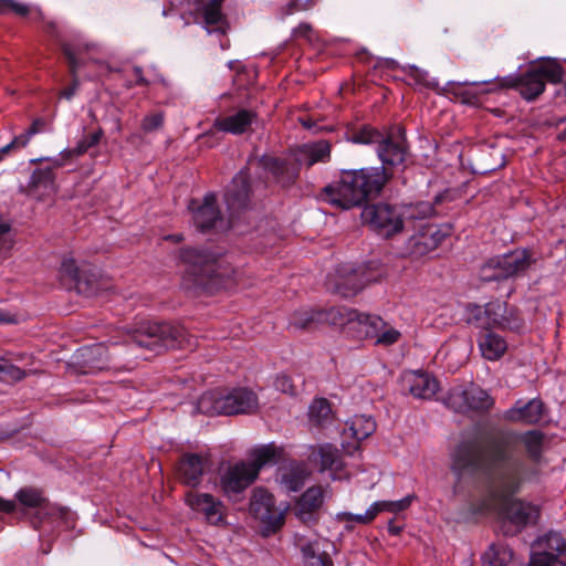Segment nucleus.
I'll return each instance as SVG.
<instances>
[{
  "label": "nucleus",
  "instance_id": "nucleus-57",
  "mask_svg": "<svg viewBox=\"0 0 566 566\" xmlns=\"http://www.w3.org/2000/svg\"><path fill=\"white\" fill-rule=\"evenodd\" d=\"M275 388L284 394H293V384L289 376L281 375L275 379Z\"/></svg>",
  "mask_w": 566,
  "mask_h": 566
},
{
  "label": "nucleus",
  "instance_id": "nucleus-23",
  "mask_svg": "<svg viewBox=\"0 0 566 566\" xmlns=\"http://www.w3.org/2000/svg\"><path fill=\"white\" fill-rule=\"evenodd\" d=\"M256 117L258 115L254 111L239 108L227 116L216 118L213 127L219 132L242 135L249 130L256 120Z\"/></svg>",
  "mask_w": 566,
  "mask_h": 566
},
{
  "label": "nucleus",
  "instance_id": "nucleus-8",
  "mask_svg": "<svg viewBox=\"0 0 566 566\" xmlns=\"http://www.w3.org/2000/svg\"><path fill=\"white\" fill-rule=\"evenodd\" d=\"M361 220L378 235L386 239L400 233L405 228L400 206L385 202L365 206L361 211Z\"/></svg>",
  "mask_w": 566,
  "mask_h": 566
},
{
  "label": "nucleus",
  "instance_id": "nucleus-43",
  "mask_svg": "<svg viewBox=\"0 0 566 566\" xmlns=\"http://www.w3.org/2000/svg\"><path fill=\"white\" fill-rule=\"evenodd\" d=\"M541 552H553L557 557L566 552V542L560 533L548 532L538 539Z\"/></svg>",
  "mask_w": 566,
  "mask_h": 566
},
{
  "label": "nucleus",
  "instance_id": "nucleus-39",
  "mask_svg": "<svg viewBox=\"0 0 566 566\" xmlns=\"http://www.w3.org/2000/svg\"><path fill=\"white\" fill-rule=\"evenodd\" d=\"M360 276L357 270H352L347 277L336 284V292L344 297L356 295L365 285Z\"/></svg>",
  "mask_w": 566,
  "mask_h": 566
},
{
  "label": "nucleus",
  "instance_id": "nucleus-6",
  "mask_svg": "<svg viewBox=\"0 0 566 566\" xmlns=\"http://www.w3.org/2000/svg\"><path fill=\"white\" fill-rule=\"evenodd\" d=\"M331 157V145L326 140L306 144L297 151L294 161L273 156H262L260 165L270 172L282 186L293 184L298 177L300 166H313L316 163H325Z\"/></svg>",
  "mask_w": 566,
  "mask_h": 566
},
{
  "label": "nucleus",
  "instance_id": "nucleus-38",
  "mask_svg": "<svg viewBox=\"0 0 566 566\" xmlns=\"http://www.w3.org/2000/svg\"><path fill=\"white\" fill-rule=\"evenodd\" d=\"M478 82H448L444 91L448 94H451L455 97L461 98V102L464 104L473 105L478 103L479 96L475 92L468 88L469 85H478Z\"/></svg>",
  "mask_w": 566,
  "mask_h": 566
},
{
  "label": "nucleus",
  "instance_id": "nucleus-45",
  "mask_svg": "<svg viewBox=\"0 0 566 566\" xmlns=\"http://www.w3.org/2000/svg\"><path fill=\"white\" fill-rule=\"evenodd\" d=\"M30 185L34 188L52 189L54 185V174L51 167L38 168L31 176Z\"/></svg>",
  "mask_w": 566,
  "mask_h": 566
},
{
  "label": "nucleus",
  "instance_id": "nucleus-44",
  "mask_svg": "<svg viewBox=\"0 0 566 566\" xmlns=\"http://www.w3.org/2000/svg\"><path fill=\"white\" fill-rule=\"evenodd\" d=\"M321 313H322V310L321 311L311 310V311L297 312L293 315L291 325L293 327L300 328V329H311L316 324L323 323L321 315H318Z\"/></svg>",
  "mask_w": 566,
  "mask_h": 566
},
{
  "label": "nucleus",
  "instance_id": "nucleus-22",
  "mask_svg": "<svg viewBox=\"0 0 566 566\" xmlns=\"http://www.w3.org/2000/svg\"><path fill=\"white\" fill-rule=\"evenodd\" d=\"M17 502L23 509H35L41 515H63L65 510L50 503L43 491L33 486L21 488L15 493Z\"/></svg>",
  "mask_w": 566,
  "mask_h": 566
},
{
  "label": "nucleus",
  "instance_id": "nucleus-34",
  "mask_svg": "<svg viewBox=\"0 0 566 566\" xmlns=\"http://www.w3.org/2000/svg\"><path fill=\"white\" fill-rule=\"evenodd\" d=\"M60 274L74 283L80 293H86L87 295L94 293V289L91 286L90 281H83L81 270L73 258L66 256L62 260Z\"/></svg>",
  "mask_w": 566,
  "mask_h": 566
},
{
  "label": "nucleus",
  "instance_id": "nucleus-24",
  "mask_svg": "<svg viewBox=\"0 0 566 566\" xmlns=\"http://www.w3.org/2000/svg\"><path fill=\"white\" fill-rule=\"evenodd\" d=\"M534 262L527 250H515L511 253L497 256L500 276L507 280L524 274Z\"/></svg>",
  "mask_w": 566,
  "mask_h": 566
},
{
  "label": "nucleus",
  "instance_id": "nucleus-42",
  "mask_svg": "<svg viewBox=\"0 0 566 566\" xmlns=\"http://www.w3.org/2000/svg\"><path fill=\"white\" fill-rule=\"evenodd\" d=\"M62 51H63L64 56L67 59L70 72L73 76V83L71 86L64 88L61 92V96L65 99H71L74 96L76 88L78 86V81L76 78V70L78 67V61L76 60L74 50L72 49V46L69 43H64L62 45Z\"/></svg>",
  "mask_w": 566,
  "mask_h": 566
},
{
  "label": "nucleus",
  "instance_id": "nucleus-11",
  "mask_svg": "<svg viewBox=\"0 0 566 566\" xmlns=\"http://www.w3.org/2000/svg\"><path fill=\"white\" fill-rule=\"evenodd\" d=\"M447 406L457 412H486L493 405L494 399L490 394L479 386L455 387L450 390L447 397Z\"/></svg>",
  "mask_w": 566,
  "mask_h": 566
},
{
  "label": "nucleus",
  "instance_id": "nucleus-20",
  "mask_svg": "<svg viewBox=\"0 0 566 566\" xmlns=\"http://www.w3.org/2000/svg\"><path fill=\"white\" fill-rule=\"evenodd\" d=\"M376 430V421L366 415H356L346 421L343 430L344 439L350 437L355 442H343L342 447L348 454L359 450V442L371 436Z\"/></svg>",
  "mask_w": 566,
  "mask_h": 566
},
{
  "label": "nucleus",
  "instance_id": "nucleus-62",
  "mask_svg": "<svg viewBox=\"0 0 566 566\" xmlns=\"http://www.w3.org/2000/svg\"><path fill=\"white\" fill-rule=\"evenodd\" d=\"M10 231V226L7 223H0V242L3 240V237Z\"/></svg>",
  "mask_w": 566,
  "mask_h": 566
},
{
  "label": "nucleus",
  "instance_id": "nucleus-64",
  "mask_svg": "<svg viewBox=\"0 0 566 566\" xmlns=\"http://www.w3.org/2000/svg\"><path fill=\"white\" fill-rule=\"evenodd\" d=\"M302 125H303L305 128H307V129H312V128H313V126H314V124H313L310 119H307V120H304V119H303V120H302Z\"/></svg>",
  "mask_w": 566,
  "mask_h": 566
},
{
  "label": "nucleus",
  "instance_id": "nucleus-27",
  "mask_svg": "<svg viewBox=\"0 0 566 566\" xmlns=\"http://www.w3.org/2000/svg\"><path fill=\"white\" fill-rule=\"evenodd\" d=\"M196 4V10L201 14L206 29L209 33L220 32L224 33V17L221 11V3L223 0H192Z\"/></svg>",
  "mask_w": 566,
  "mask_h": 566
},
{
  "label": "nucleus",
  "instance_id": "nucleus-53",
  "mask_svg": "<svg viewBox=\"0 0 566 566\" xmlns=\"http://www.w3.org/2000/svg\"><path fill=\"white\" fill-rule=\"evenodd\" d=\"M11 12L24 17L29 13V8L15 0H0V14H8Z\"/></svg>",
  "mask_w": 566,
  "mask_h": 566
},
{
  "label": "nucleus",
  "instance_id": "nucleus-46",
  "mask_svg": "<svg viewBox=\"0 0 566 566\" xmlns=\"http://www.w3.org/2000/svg\"><path fill=\"white\" fill-rule=\"evenodd\" d=\"M25 377V371L21 368L0 360V380L4 382L20 381Z\"/></svg>",
  "mask_w": 566,
  "mask_h": 566
},
{
  "label": "nucleus",
  "instance_id": "nucleus-61",
  "mask_svg": "<svg viewBox=\"0 0 566 566\" xmlns=\"http://www.w3.org/2000/svg\"><path fill=\"white\" fill-rule=\"evenodd\" d=\"M388 531L392 535H398L400 533L401 528L399 526L395 525L392 521H390L388 524Z\"/></svg>",
  "mask_w": 566,
  "mask_h": 566
},
{
  "label": "nucleus",
  "instance_id": "nucleus-15",
  "mask_svg": "<svg viewBox=\"0 0 566 566\" xmlns=\"http://www.w3.org/2000/svg\"><path fill=\"white\" fill-rule=\"evenodd\" d=\"M448 234L437 226L424 224L418 232L408 238L403 253L410 258H421L437 249Z\"/></svg>",
  "mask_w": 566,
  "mask_h": 566
},
{
  "label": "nucleus",
  "instance_id": "nucleus-49",
  "mask_svg": "<svg viewBox=\"0 0 566 566\" xmlns=\"http://www.w3.org/2000/svg\"><path fill=\"white\" fill-rule=\"evenodd\" d=\"M164 120H165V116H164L163 112L151 113V114L146 115L142 119L140 127L143 129V132L146 134L153 133L163 127Z\"/></svg>",
  "mask_w": 566,
  "mask_h": 566
},
{
  "label": "nucleus",
  "instance_id": "nucleus-21",
  "mask_svg": "<svg viewBox=\"0 0 566 566\" xmlns=\"http://www.w3.org/2000/svg\"><path fill=\"white\" fill-rule=\"evenodd\" d=\"M249 195V178L247 172L241 170L233 177L224 193V200L231 219L239 216L241 211L247 209Z\"/></svg>",
  "mask_w": 566,
  "mask_h": 566
},
{
  "label": "nucleus",
  "instance_id": "nucleus-60",
  "mask_svg": "<svg viewBox=\"0 0 566 566\" xmlns=\"http://www.w3.org/2000/svg\"><path fill=\"white\" fill-rule=\"evenodd\" d=\"M17 510V502L4 500L0 496V512L2 513H13Z\"/></svg>",
  "mask_w": 566,
  "mask_h": 566
},
{
  "label": "nucleus",
  "instance_id": "nucleus-14",
  "mask_svg": "<svg viewBox=\"0 0 566 566\" xmlns=\"http://www.w3.org/2000/svg\"><path fill=\"white\" fill-rule=\"evenodd\" d=\"M250 512L270 532H275L284 523V514L275 507L272 494L261 488L255 489L252 493Z\"/></svg>",
  "mask_w": 566,
  "mask_h": 566
},
{
  "label": "nucleus",
  "instance_id": "nucleus-17",
  "mask_svg": "<svg viewBox=\"0 0 566 566\" xmlns=\"http://www.w3.org/2000/svg\"><path fill=\"white\" fill-rule=\"evenodd\" d=\"M256 479L255 469H250L244 461L229 465L220 476V485L224 494H238L244 491Z\"/></svg>",
  "mask_w": 566,
  "mask_h": 566
},
{
  "label": "nucleus",
  "instance_id": "nucleus-47",
  "mask_svg": "<svg viewBox=\"0 0 566 566\" xmlns=\"http://www.w3.org/2000/svg\"><path fill=\"white\" fill-rule=\"evenodd\" d=\"M102 130H96L88 135H85L82 139H80L76 146L70 150L72 155L81 156L85 154L90 148L96 146L102 138Z\"/></svg>",
  "mask_w": 566,
  "mask_h": 566
},
{
  "label": "nucleus",
  "instance_id": "nucleus-25",
  "mask_svg": "<svg viewBox=\"0 0 566 566\" xmlns=\"http://www.w3.org/2000/svg\"><path fill=\"white\" fill-rule=\"evenodd\" d=\"M207 459L197 453L185 454L177 468L178 479L188 486H197L201 482Z\"/></svg>",
  "mask_w": 566,
  "mask_h": 566
},
{
  "label": "nucleus",
  "instance_id": "nucleus-40",
  "mask_svg": "<svg viewBox=\"0 0 566 566\" xmlns=\"http://www.w3.org/2000/svg\"><path fill=\"white\" fill-rule=\"evenodd\" d=\"M403 213V222L409 220H422L434 213V207L430 202L421 201L412 205L400 206Z\"/></svg>",
  "mask_w": 566,
  "mask_h": 566
},
{
  "label": "nucleus",
  "instance_id": "nucleus-36",
  "mask_svg": "<svg viewBox=\"0 0 566 566\" xmlns=\"http://www.w3.org/2000/svg\"><path fill=\"white\" fill-rule=\"evenodd\" d=\"M310 422L317 427H326L333 422L334 415L331 403L325 398L314 399L308 410Z\"/></svg>",
  "mask_w": 566,
  "mask_h": 566
},
{
  "label": "nucleus",
  "instance_id": "nucleus-3",
  "mask_svg": "<svg viewBox=\"0 0 566 566\" xmlns=\"http://www.w3.org/2000/svg\"><path fill=\"white\" fill-rule=\"evenodd\" d=\"M180 260L186 265L184 280L190 283L188 287L192 285L212 293L227 286L232 273L222 259L206 250L182 249Z\"/></svg>",
  "mask_w": 566,
  "mask_h": 566
},
{
  "label": "nucleus",
  "instance_id": "nucleus-56",
  "mask_svg": "<svg viewBox=\"0 0 566 566\" xmlns=\"http://www.w3.org/2000/svg\"><path fill=\"white\" fill-rule=\"evenodd\" d=\"M294 38H302L307 40L308 42L313 41V28L310 23H301L297 28L293 30Z\"/></svg>",
  "mask_w": 566,
  "mask_h": 566
},
{
  "label": "nucleus",
  "instance_id": "nucleus-52",
  "mask_svg": "<svg viewBox=\"0 0 566 566\" xmlns=\"http://www.w3.org/2000/svg\"><path fill=\"white\" fill-rule=\"evenodd\" d=\"M281 483L289 492H297L304 485V476L298 472H286L282 475Z\"/></svg>",
  "mask_w": 566,
  "mask_h": 566
},
{
  "label": "nucleus",
  "instance_id": "nucleus-9",
  "mask_svg": "<svg viewBox=\"0 0 566 566\" xmlns=\"http://www.w3.org/2000/svg\"><path fill=\"white\" fill-rule=\"evenodd\" d=\"M474 316L479 327L484 329L502 328L518 331L522 327V319L517 310L502 301H492L485 304L484 308L476 307Z\"/></svg>",
  "mask_w": 566,
  "mask_h": 566
},
{
  "label": "nucleus",
  "instance_id": "nucleus-31",
  "mask_svg": "<svg viewBox=\"0 0 566 566\" xmlns=\"http://www.w3.org/2000/svg\"><path fill=\"white\" fill-rule=\"evenodd\" d=\"M313 455L319 461L322 471H332L338 473L343 470L344 463L339 450L331 444L324 443L318 446L316 452Z\"/></svg>",
  "mask_w": 566,
  "mask_h": 566
},
{
  "label": "nucleus",
  "instance_id": "nucleus-54",
  "mask_svg": "<svg viewBox=\"0 0 566 566\" xmlns=\"http://www.w3.org/2000/svg\"><path fill=\"white\" fill-rule=\"evenodd\" d=\"M338 518L343 522H355L358 524H369L371 523L375 517L373 515V512L368 507L364 514H353L348 512H344L338 514Z\"/></svg>",
  "mask_w": 566,
  "mask_h": 566
},
{
  "label": "nucleus",
  "instance_id": "nucleus-58",
  "mask_svg": "<svg viewBox=\"0 0 566 566\" xmlns=\"http://www.w3.org/2000/svg\"><path fill=\"white\" fill-rule=\"evenodd\" d=\"M134 82L129 81L127 83V87H133L134 85H148V81L143 75V69L139 66H134L133 69Z\"/></svg>",
  "mask_w": 566,
  "mask_h": 566
},
{
  "label": "nucleus",
  "instance_id": "nucleus-12",
  "mask_svg": "<svg viewBox=\"0 0 566 566\" xmlns=\"http://www.w3.org/2000/svg\"><path fill=\"white\" fill-rule=\"evenodd\" d=\"M500 514L503 523L510 525V530L505 531V534L513 535L527 526L536 524L541 510L538 505L515 499L504 502Z\"/></svg>",
  "mask_w": 566,
  "mask_h": 566
},
{
  "label": "nucleus",
  "instance_id": "nucleus-1",
  "mask_svg": "<svg viewBox=\"0 0 566 566\" xmlns=\"http://www.w3.org/2000/svg\"><path fill=\"white\" fill-rule=\"evenodd\" d=\"M527 460L514 454L507 437H497L479 446L474 441H463L454 450L451 470L461 480L464 475H481L503 494L517 493L526 482H538L542 467L546 464L544 453L547 436L538 429L518 433Z\"/></svg>",
  "mask_w": 566,
  "mask_h": 566
},
{
  "label": "nucleus",
  "instance_id": "nucleus-4",
  "mask_svg": "<svg viewBox=\"0 0 566 566\" xmlns=\"http://www.w3.org/2000/svg\"><path fill=\"white\" fill-rule=\"evenodd\" d=\"M126 346L146 348L159 354L167 349H193L197 340L181 325L146 322L140 324L125 340Z\"/></svg>",
  "mask_w": 566,
  "mask_h": 566
},
{
  "label": "nucleus",
  "instance_id": "nucleus-26",
  "mask_svg": "<svg viewBox=\"0 0 566 566\" xmlns=\"http://www.w3.org/2000/svg\"><path fill=\"white\" fill-rule=\"evenodd\" d=\"M323 323L336 326V327H358V332L363 328L361 318L368 314L358 313L356 310L347 307H331L328 310H322L319 314Z\"/></svg>",
  "mask_w": 566,
  "mask_h": 566
},
{
  "label": "nucleus",
  "instance_id": "nucleus-55",
  "mask_svg": "<svg viewBox=\"0 0 566 566\" xmlns=\"http://www.w3.org/2000/svg\"><path fill=\"white\" fill-rule=\"evenodd\" d=\"M316 3V0H292L289 4L283 9L284 15H290L298 11H306L313 8Z\"/></svg>",
  "mask_w": 566,
  "mask_h": 566
},
{
  "label": "nucleus",
  "instance_id": "nucleus-13",
  "mask_svg": "<svg viewBox=\"0 0 566 566\" xmlns=\"http://www.w3.org/2000/svg\"><path fill=\"white\" fill-rule=\"evenodd\" d=\"M115 353L102 343L80 348L75 354V364L83 374H95L102 370L117 369L120 366L114 361Z\"/></svg>",
  "mask_w": 566,
  "mask_h": 566
},
{
  "label": "nucleus",
  "instance_id": "nucleus-33",
  "mask_svg": "<svg viewBox=\"0 0 566 566\" xmlns=\"http://www.w3.org/2000/svg\"><path fill=\"white\" fill-rule=\"evenodd\" d=\"M45 127H46L45 119L35 118L32 122L31 126L23 134L15 136L10 143L2 146L0 149V153L2 155H8L11 151H17L21 148H24L29 144L30 139L34 135L44 132Z\"/></svg>",
  "mask_w": 566,
  "mask_h": 566
},
{
  "label": "nucleus",
  "instance_id": "nucleus-35",
  "mask_svg": "<svg viewBox=\"0 0 566 566\" xmlns=\"http://www.w3.org/2000/svg\"><path fill=\"white\" fill-rule=\"evenodd\" d=\"M281 452L274 444L262 446L251 452V462H247L250 469H255L256 476L260 470L268 464H275Z\"/></svg>",
  "mask_w": 566,
  "mask_h": 566
},
{
  "label": "nucleus",
  "instance_id": "nucleus-29",
  "mask_svg": "<svg viewBox=\"0 0 566 566\" xmlns=\"http://www.w3.org/2000/svg\"><path fill=\"white\" fill-rule=\"evenodd\" d=\"M406 381L410 394L420 399L433 398L439 388L436 378L424 373H411L407 376Z\"/></svg>",
  "mask_w": 566,
  "mask_h": 566
},
{
  "label": "nucleus",
  "instance_id": "nucleus-37",
  "mask_svg": "<svg viewBox=\"0 0 566 566\" xmlns=\"http://www.w3.org/2000/svg\"><path fill=\"white\" fill-rule=\"evenodd\" d=\"M306 566H333L329 556L321 552L317 542L298 543Z\"/></svg>",
  "mask_w": 566,
  "mask_h": 566
},
{
  "label": "nucleus",
  "instance_id": "nucleus-59",
  "mask_svg": "<svg viewBox=\"0 0 566 566\" xmlns=\"http://www.w3.org/2000/svg\"><path fill=\"white\" fill-rule=\"evenodd\" d=\"M18 323V316L10 311L0 308V324H15Z\"/></svg>",
  "mask_w": 566,
  "mask_h": 566
},
{
  "label": "nucleus",
  "instance_id": "nucleus-19",
  "mask_svg": "<svg viewBox=\"0 0 566 566\" xmlns=\"http://www.w3.org/2000/svg\"><path fill=\"white\" fill-rule=\"evenodd\" d=\"M360 333L367 338L375 339L376 345L391 346L396 344L401 333L377 315H367L361 318Z\"/></svg>",
  "mask_w": 566,
  "mask_h": 566
},
{
  "label": "nucleus",
  "instance_id": "nucleus-18",
  "mask_svg": "<svg viewBox=\"0 0 566 566\" xmlns=\"http://www.w3.org/2000/svg\"><path fill=\"white\" fill-rule=\"evenodd\" d=\"M545 411V405L538 397L528 401L518 399L511 408L505 410L503 418L510 422L535 426L541 422Z\"/></svg>",
  "mask_w": 566,
  "mask_h": 566
},
{
  "label": "nucleus",
  "instance_id": "nucleus-16",
  "mask_svg": "<svg viewBox=\"0 0 566 566\" xmlns=\"http://www.w3.org/2000/svg\"><path fill=\"white\" fill-rule=\"evenodd\" d=\"M186 503L192 511L202 514L205 520L212 525L224 522L226 506L223 502L209 493L189 491L186 494Z\"/></svg>",
  "mask_w": 566,
  "mask_h": 566
},
{
  "label": "nucleus",
  "instance_id": "nucleus-41",
  "mask_svg": "<svg viewBox=\"0 0 566 566\" xmlns=\"http://www.w3.org/2000/svg\"><path fill=\"white\" fill-rule=\"evenodd\" d=\"M413 500L412 495H407L398 501H377L374 502L369 509L373 512L374 517H376L379 513L389 512V513H399L408 509Z\"/></svg>",
  "mask_w": 566,
  "mask_h": 566
},
{
  "label": "nucleus",
  "instance_id": "nucleus-63",
  "mask_svg": "<svg viewBox=\"0 0 566 566\" xmlns=\"http://www.w3.org/2000/svg\"><path fill=\"white\" fill-rule=\"evenodd\" d=\"M167 240H172L174 242H180L182 240L181 234H174L166 237Z\"/></svg>",
  "mask_w": 566,
  "mask_h": 566
},
{
  "label": "nucleus",
  "instance_id": "nucleus-7",
  "mask_svg": "<svg viewBox=\"0 0 566 566\" xmlns=\"http://www.w3.org/2000/svg\"><path fill=\"white\" fill-rule=\"evenodd\" d=\"M258 408L256 394L245 387L207 391L197 401V411L208 416L252 413Z\"/></svg>",
  "mask_w": 566,
  "mask_h": 566
},
{
  "label": "nucleus",
  "instance_id": "nucleus-10",
  "mask_svg": "<svg viewBox=\"0 0 566 566\" xmlns=\"http://www.w3.org/2000/svg\"><path fill=\"white\" fill-rule=\"evenodd\" d=\"M191 224L197 231L206 233L224 228V219L214 192H208L202 199H192L188 205Z\"/></svg>",
  "mask_w": 566,
  "mask_h": 566
},
{
  "label": "nucleus",
  "instance_id": "nucleus-30",
  "mask_svg": "<svg viewBox=\"0 0 566 566\" xmlns=\"http://www.w3.org/2000/svg\"><path fill=\"white\" fill-rule=\"evenodd\" d=\"M478 343L482 356L488 360L500 359L507 348L505 339L492 332L481 335Z\"/></svg>",
  "mask_w": 566,
  "mask_h": 566
},
{
  "label": "nucleus",
  "instance_id": "nucleus-28",
  "mask_svg": "<svg viewBox=\"0 0 566 566\" xmlns=\"http://www.w3.org/2000/svg\"><path fill=\"white\" fill-rule=\"evenodd\" d=\"M324 500L323 490L321 486H313L307 489L301 496L296 505V516L303 522H310L313 518V513L317 511Z\"/></svg>",
  "mask_w": 566,
  "mask_h": 566
},
{
  "label": "nucleus",
  "instance_id": "nucleus-48",
  "mask_svg": "<svg viewBox=\"0 0 566 566\" xmlns=\"http://www.w3.org/2000/svg\"><path fill=\"white\" fill-rule=\"evenodd\" d=\"M530 566H566L553 552H536L531 556Z\"/></svg>",
  "mask_w": 566,
  "mask_h": 566
},
{
  "label": "nucleus",
  "instance_id": "nucleus-32",
  "mask_svg": "<svg viewBox=\"0 0 566 566\" xmlns=\"http://www.w3.org/2000/svg\"><path fill=\"white\" fill-rule=\"evenodd\" d=\"M482 566H516V560L509 546L492 544L482 556Z\"/></svg>",
  "mask_w": 566,
  "mask_h": 566
},
{
  "label": "nucleus",
  "instance_id": "nucleus-51",
  "mask_svg": "<svg viewBox=\"0 0 566 566\" xmlns=\"http://www.w3.org/2000/svg\"><path fill=\"white\" fill-rule=\"evenodd\" d=\"M409 76L415 81L416 84H420L428 88H437L439 83L436 78H430L428 72L420 70L417 66H410Z\"/></svg>",
  "mask_w": 566,
  "mask_h": 566
},
{
  "label": "nucleus",
  "instance_id": "nucleus-2",
  "mask_svg": "<svg viewBox=\"0 0 566 566\" xmlns=\"http://www.w3.org/2000/svg\"><path fill=\"white\" fill-rule=\"evenodd\" d=\"M348 139L354 144L375 145L381 166L342 170L338 179L324 187L323 200L344 210L359 207L378 197L394 177V170L403 167L409 154L401 126H392L382 133L363 125L354 129Z\"/></svg>",
  "mask_w": 566,
  "mask_h": 566
},
{
  "label": "nucleus",
  "instance_id": "nucleus-50",
  "mask_svg": "<svg viewBox=\"0 0 566 566\" xmlns=\"http://www.w3.org/2000/svg\"><path fill=\"white\" fill-rule=\"evenodd\" d=\"M497 258L489 260L480 271V277L484 282L502 281L500 276V266H497Z\"/></svg>",
  "mask_w": 566,
  "mask_h": 566
},
{
  "label": "nucleus",
  "instance_id": "nucleus-5",
  "mask_svg": "<svg viewBox=\"0 0 566 566\" xmlns=\"http://www.w3.org/2000/svg\"><path fill=\"white\" fill-rule=\"evenodd\" d=\"M564 78V71L555 59L543 57L538 64H532L520 75H507L497 80L502 88H515L521 96L531 102L536 99L546 87V81L557 84Z\"/></svg>",
  "mask_w": 566,
  "mask_h": 566
}]
</instances>
